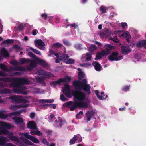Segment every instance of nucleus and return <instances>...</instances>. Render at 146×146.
Instances as JSON below:
<instances>
[{
  "instance_id": "47",
  "label": "nucleus",
  "mask_w": 146,
  "mask_h": 146,
  "mask_svg": "<svg viewBox=\"0 0 146 146\" xmlns=\"http://www.w3.org/2000/svg\"><path fill=\"white\" fill-rule=\"evenodd\" d=\"M91 55L90 53H87L86 54V61H90L91 59Z\"/></svg>"
},
{
  "instance_id": "37",
  "label": "nucleus",
  "mask_w": 146,
  "mask_h": 146,
  "mask_svg": "<svg viewBox=\"0 0 146 146\" xmlns=\"http://www.w3.org/2000/svg\"><path fill=\"white\" fill-rule=\"evenodd\" d=\"M0 68L5 71L9 72V69H8L6 66L4 64H0Z\"/></svg>"
},
{
  "instance_id": "56",
  "label": "nucleus",
  "mask_w": 146,
  "mask_h": 146,
  "mask_svg": "<svg viewBox=\"0 0 146 146\" xmlns=\"http://www.w3.org/2000/svg\"><path fill=\"white\" fill-rule=\"evenodd\" d=\"M8 74L7 73L2 71H0V76L5 77L7 76Z\"/></svg>"
},
{
  "instance_id": "1",
  "label": "nucleus",
  "mask_w": 146,
  "mask_h": 146,
  "mask_svg": "<svg viewBox=\"0 0 146 146\" xmlns=\"http://www.w3.org/2000/svg\"><path fill=\"white\" fill-rule=\"evenodd\" d=\"M73 85L75 87L79 90H75L72 92L74 98L78 100L83 101L85 99L86 94L80 90H83L84 91L87 92L89 95L91 93V86L89 84H87L86 79H84L82 81L74 80L73 82Z\"/></svg>"
},
{
  "instance_id": "33",
  "label": "nucleus",
  "mask_w": 146,
  "mask_h": 146,
  "mask_svg": "<svg viewBox=\"0 0 146 146\" xmlns=\"http://www.w3.org/2000/svg\"><path fill=\"white\" fill-rule=\"evenodd\" d=\"M1 126L7 129H10L11 127V126L10 124L6 122H1Z\"/></svg>"
},
{
  "instance_id": "32",
  "label": "nucleus",
  "mask_w": 146,
  "mask_h": 146,
  "mask_svg": "<svg viewBox=\"0 0 146 146\" xmlns=\"http://www.w3.org/2000/svg\"><path fill=\"white\" fill-rule=\"evenodd\" d=\"M78 70L79 71L78 75V79L79 80H81L82 78L84 77V75L83 73L81 71V70L80 68H78Z\"/></svg>"
},
{
  "instance_id": "10",
  "label": "nucleus",
  "mask_w": 146,
  "mask_h": 146,
  "mask_svg": "<svg viewBox=\"0 0 146 146\" xmlns=\"http://www.w3.org/2000/svg\"><path fill=\"white\" fill-rule=\"evenodd\" d=\"M109 54V51L108 50L107 51H105V50H103L98 53L96 55V57L97 59H100L102 56H107Z\"/></svg>"
},
{
  "instance_id": "28",
  "label": "nucleus",
  "mask_w": 146,
  "mask_h": 146,
  "mask_svg": "<svg viewBox=\"0 0 146 146\" xmlns=\"http://www.w3.org/2000/svg\"><path fill=\"white\" fill-rule=\"evenodd\" d=\"M2 55L4 57H9V54L5 48H3L1 50Z\"/></svg>"
},
{
  "instance_id": "25",
  "label": "nucleus",
  "mask_w": 146,
  "mask_h": 146,
  "mask_svg": "<svg viewBox=\"0 0 146 146\" xmlns=\"http://www.w3.org/2000/svg\"><path fill=\"white\" fill-rule=\"evenodd\" d=\"M104 48L106 49V50H105V51H107L108 50L109 51V54H110L111 52V50L113 49L114 48L113 46L109 44H107L105 45Z\"/></svg>"
},
{
  "instance_id": "41",
  "label": "nucleus",
  "mask_w": 146,
  "mask_h": 146,
  "mask_svg": "<svg viewBox=\"0 0 146 146\" xmlns=\"http://www.w3.org/2000/svg\"><path fill=\"white\" fill-rule=\"evenodd\" d=\"M61 84V82L60 81V78L58 80L52 81L50 82V84L51 86H54L55 85L57 84Z\"/></svg>"
},
{
  "instance_id": "35",
  "label": "nucleus",
  "mask_w": 146,
  "mask_h": 146,
  "mask_svg": "<svg viewBox=\"0 0 146 146\" xmlns=\"http://www.w3.org/2000/svg\"><path fill=\"white\" fill-rule=\"evenodd\" d=\"M99 35L101 37L103 38L105 36H108L109 34L108 31L104 32H100L99 33Z\"/></svg>"
},
{
  "instance_id": "29",
  "label": "nucleus",
  "mask_w": 146,
  "mask_h": 146,
  "mask_svg": "<svg viewBox=\"0 0 146 146\" xmlns=\"http://www.w3.org/2000/svg\"><path fill=\"white\" fill-rule=\"evenodd\" d=\"M95 93L98 98L99 100H104L106 99V98L108 97V96L107 95H106V97H105V98L104 97H102V96H101V95H100L99 94V92L98 90H95Z\"/></svg>"
},
{
  "instance_id": "31",
  "label": "nucleus",
  "mask_w": 146,
  "mask_h": 146,
  "mask_svg": "<svg viewBox=\"0 0 146 146\" xmlns=\"http://www.w3.org/2000/svg\"><path fill=\"white\" fill-rule=\"evenodd\" d=\"M11 92V90L9 89L5 88L0 90V94H10Z\"/></svg>"
},
{
  "instance_id": "21",
  "label": "nucleus",
  "mask_w": 146,
  "mask_h": 146,
  "mask_svg": "<svg viewBox=\"0 0 146 146\" xmlns=\"http://www.w3.org/2000/svg\"><path fill=\"white\" fill-rule=\"evenodd\" d=\"M7 139L4 137L0 136V145L3 146L5 145L7 141Z\"/></svg>"
},
{
  "instance_id": "27",
  "label": "nucleus",
  "mask_w": 146,
  "mask_h": 146,
  "mask_svg": "<svg viewBox=\"0 0 146 146\" xmlns=\"http://www.w3.org/2000/svg\"><path fill=\"white\" fill-rule=\"evenodd\" d=\"M43 73L41 74L42 75H44L45 76L46 78H49L50 77H54L55 76L53 74L51 73L47 72L46 71L43 72Z\"/></svg>"
},
{
  "instance_id": "18",
  "label": "nucleus",
  "mask_w": 146,
  "mask_h": 146,
  "mask_svg": "<svg viewBox=\"0 0 146 146\" xmlns=\"http://www.w3.org/2000/svg\"><path fill=\"white\" fill-rule=\"evenodd\" d=\"M36 60L38 64L42 66L45 67L48 65L47 62L42 59L38 58Z\"/></svg>"
},
{
  "instance_id": "24",
  "label": "nucleus",
  "mask_w": 146,
  "mask_h": 146,
  "mask_svg": "<svg viewBox=\"0 0 146 146\" xmlns=\"http://www.w3.org/2000/svg\"><path fill=\"white\" fill-rule=\"evenodd\" d=\"M30 133L33 135H37L39 136H42L43 135L42 133L38 130L31 131Z\"/></svg>"
},
{
  "instance_id": "4",
  "label": "nucleus",
  "mask_w": 146,
  "mask_h": 146,
  "mask_svg": "<svg viewBox=\"0 0 146 146\" xmlns=\"http://www.w3.org/2000/svg\"><path fill=\"white\" fill-rule=\"evenodd\" d=\"M108 59L111 61L120 60L123 58L122 56H119L118 53L113 52L111 55L108 56Z\"/></svg>"
},
{
  "instance_id": "23",
  "label": "nucleus",
  "mask_w": 146,
  "mask_h": 146,
  "mask_svg": "<svg viewBox=\"0 0 146 146\" xmlns=\"http://www.w3.org/2000/svg\"><path fill=\"white\" fill-rule=\"evenodd\" d=\"M57 125L59 127H61L62 126L66 123L64 120H62L61 118H59V121L58 122L57 120L55 121Z\"/></svg>"
},
{
  "instance_id": "2",
  "label": "nucleus",
  "mask_w": 146,
  "mask_h": 146,
  "mask_svg": "<svg viewBox=\"0 0 146 146\" xmlns=\"http://www.w3.org/2000/svg\"><path fill=\"white\" fill-rule=\"evenodd\" d=\"M64 107H68L70 111H73L75 110L78 107L87 108L88 104L86 102H74L72 101H68L64 104L63 105Z\"/></svg>"
},
{
  "instance_id": "39",
  "label": "nucleus",
  "mask_w": 146,
  "mask_h": 146,
  "mask_svg": "<svg viewBox=\"0 0 146 146\" xmlns=\"http://www.w3.org/2000/svg\"><path fill=\"white\" fill-rule=\"evenodd\" d=\"M22 112L21 111V110H19L16 112H13L9 114V116L11 117L13 115L14 116H16L17 115V114H19L21 113Z\"/></svg>"
},
{
  "instance_id": "57",
  "label": "nucleus",
  "mask_w": 146,
  "mask_h": 146,
  "mask_svg": "<svg viewBox=\"0 0 146 146\" xmlns=\"http://www.w3.org/2000/svg\"><path fill=\"white\" fill-rule=\"evenodd\" d=\"M4 42L5 43L7 44H10L13 42V41L12 40L10 39H8L5 40L4 41Z\"/></svg>"
},
{
  "instance_id": "38",
  "label": "nucleus",
  "mask_w": 146,
  "mask_h": 146,
  "mask_svg": "<svg viewBox=\"0 0 146 146\" xmlns=\"http://www.w3.org/2000/svg\"><path fill=\"white\" fill-rule=\"evenodd\" d=\"M36 80L38 83H40L42 85H45V83L44 82V79L43 78L38 77L36 78Z\"/></svg>"
},
{
  "instance_id": "6",
  "label": "nucleus",
  "mask_w": 146,
  "mask_h": 146,
  "mask_svg": "<svg viewBox=\"0 0 146 146\" xmlns=\"http://www.w3.org/2000/svg\"><path fill=\"white\" fill-rule=\"evenodd\" d=\"M23 135L34 143H37L40 142L39 140L35 136L29 135V133H25L23 134Z\"/></svg>"
},
{
  "instance_id": "60",
  "label": "nucleus",
  "mask_w": 146,
  "mask_h": 146,
  "mask_svg": "<svg viewBox=\"0 0 146 146\" xmlns=\"http://www.w3.org/2000/svg\"><path fill=\"white\" fill-rule=\"evenodd\" d=\"M29 105L28 104L25 103L22 104L20 105H19V108L21 107H26L28 106Z\"/></svg>"
},
{
  "instance_id": "52",
  "label": "nucleus",
  "mask_w": 146,
  "mask_h": 146,
  "mask_svg": "<svg viewBox=\"0 0 146 146\" xmlns=\"http://www.w3.org/2000/svg\"><path fill=\"white\" fill-rule=\"evenodd\" d=\"M60 98L62 101H65L68 100V99L65 97L64 95L62 94L60 95Z\"/></svg>"
},
{
  "instance_id": "64",
  "label": "nucleus",
  "mask_w": 146,
  "mask_h": 146,
  "mask_svg": "<svg viewBox=\"0 0 146 146\" xmlns=\"http://www.w3.org/2000/svg\"><path fill=\"white\" fill-rule=\"evenodd\" d=\"M36 65V64L34 61H31L30 63V65L32 67H35Z\"/></svg>"
},
{
  "instance_id": "54",
  "label": "nucleus",
  "mask_w": 146,
  "mask_h": 146,
  "mask_svg": "<svg viewBox=\"0 0 146 146\" xmlns=\"http://www.w3.org/2000/svg\"><path fill=\"white\" fill-rule=\"evenodd\" d=\"M100 10L102 11V13H105L106 11V8L104 6L100 7Z\"/></svg>"
},
{
  "instance_id": "51",
  "label": "nucleus",
  "mask_w": 146,
  "mask_h": 146,
  "mask_svg": "<svg viewBox=\"0 0 146 146\" xmlns=\"http://www.w3.org/2000/svg\"><path fill=\"white\" fill-rule=\"evenodd\" d=\"M130 86H126L123 87L122 88V90L123 91L127 92L129 89Z\"/></svg>"
},
{
  "instance_id": "13",
  "label": "nucleus",
  "mask_w": 146,
  "mask_h": 146,
  "mask_svg": "<svg viewBox=\"0 0 146 146\" xmlns=\"http://www.w3.org/2000/svg\"><path fill=\"white\" fill-rule=\"evenodd\" d=\"M11 99L15 103H21L22 98L21 96L13 95L10 97Z\"/></svg>"
},
{
  "instance_id": "58",
  "label": "nucleus",
  "mask_w": 146,
  "mask_h": 146,
  "mask_svg": "<svg viewBox=\"0 0 146 146\" xmlns=\"http://www.w3.org/2000/svg\"><path fill=\"white\" fill-rule=\"evenodd\" d=\"M23 24H20L18 27V29L19 31H22L23 29Z\"/></svg>"
},
{
  "instance_id": "59",
  "label": "nucleus",
  "mask_w": 146,
  "mask_h": 146,
  "mask_svg": "<svg viewBox=\"0 0 146 146\" xmlns=\"http://www.w3.org/2000/svg\"><path fill=\"white\" fill-rule=\"evenodd\" d=\"M74 47L77 50H81L82 49L81 46L79 44H76L74 46Z\"/></svg>"
},
{
  "instance_id": "3",
  "label": "nucleus",
  "mask_w": 146,
  "mask_h": 146,
  "mask_svg": "<svg viewBox=\"0 0 146 146\" xmlns=\"http://www.w3.org/2000/svg\"><path fill=\"white\" fill-rule=\"evenodd\" d=\"M30 84V81L27 79L23 78H16V82H12L10 84V86L14 88H21L23 90H25L27 88L25 87H22V85H28Z\"/></svg>"
},
{
  "instance_id": "14",
  "label": "nucleus",
  "mask_w": 146,
  "mask_h": 146,
  "mask_svg": "<svg viewBox=\"0 0 146 146\" xmlns=\"http://www.w3.org/2000/svg\"><path fill=\"white\" fill-rule=\"evenodd\" d=\"M95 112L92 111H88L86 113L87 122L90 121L91 118L95 115Z\"/></svg>"
},
{
  "instance_id": "46",
  "label": "nucleus",
  "mask_w": 146,
  "mask_h": 146,
  "mask_svg": "<svg viewBox=\"0 0 146 146\" xmlns=\"http://www.w3.org/2000/svg\"><path fill=\"white\" fill-rule=\"evenodd\" d=\"M19 108V105H15L12 106L10 107L9 109L12 110H15Z\"/></svg>"
},
{
  "instance_id": "34",
  "label": "nucleus",
  "mask_w": 146,
  "mask_h": 146,
  "mask_svg": "<svg viewBox=\"0 0 146 146\" xmlns=\"http://www.w3.org/2000/svg\"><path fill=\"white\" fill-rule=\"evenodd\" d=\"M14 92L17 93H20L22 92V93L25 95H26L28 94V92L26 91H22L19 89L18 88L15 89H14Z\"/></svg>"
},
{
  "instance_id": "9",
  "label": "nucleus",
  "mask_w": 146,
  "mask_h": 146,
  "mask_svg": "<svg viewBox=\"0 0 146 146\" xmlns=\"http://www.w3.org/2000/svg\"><path fill=\"white\" fill-rule=\"evenodd\" d=\"M16 78L12 77H7L6 78H0V81H2L5 82H16Z\"/></svg>"
},
{
  "instance_id": "48",
  "label": "nucleus",
  "mask_w": 146,
  "mask_h": 146,
  "mask_svg": "<svg viewBox=\"0 0 146 146\" xmlns=\"http://www.w3.org/2000/svg\"><path fill=\"white\" fill-rule=\"evenodd\" d=\"M28 55L30 57L34 58L36 60L37 59V58H38L36 55H35L31 52H29Z\"/></svg>"
},
{
  "instance_id": "49",
  "label": "nucleus",
  "mask_w": 146,
  "mask_h": 146,
  "mask_svg": "<svg viewBox=\"0 0 146 146\" xmlns=\"http://www.w3.org/2000/svg\"><path fill=\"white\" fill-rule=\"evenodd\" d=\"M30 60L29 59H26L25 58H23L21 59L20 62L21 64H23L25 63L29 62Z\"/></svg>"
},
{
  "instance_id": "30",
  "label": "nucleus",
  "mask_w": 146,
  "mask_h": 146,
  "mask_svg": "<svg viewBox=\"0 0 146 146\" xmlns=\"http://www.w3.org/2000/svg\"><path fill=\"white\" fill-rule=\"evenodd\" d=\"M11 132L8 130L1 128L0 129V135H9Z\"/></svg>"
},
{
  "instance_id": "11",
  "label": "nucleus",
  "mask_w": 146,
  "mask_h": 146,
  "mask_svg": "<svg viewBox=\"0 0 146 146\" xmlns=\"http://www.w3.org/2000/svg\"><path fill=\"white\" fill-rule=\"evenodd\" d=\"M27 128L31 129H36L37 127L34 121H29L28 122L27 125Z\"/></svg>"
},
{
  "instance_id": "50",
  "label": "nucleus",
  "mask_w": 146,
  "mask_h": 146,
  "mask_svg": "<svg viewBox=\"0 0 146 146\" xmlns=\"http://www.w3.org/2000/svg\"><path fill=\"white\" fill-rule=\"evenodd\" d=\"M9 116V114L8 115L4 114L2 113H0V118L5 119Z\"/></svg>"
},
{
  "instance_id": "5",
  "label": "nucleus",
  "mask_w": 146,
  "mask_h": 146,
  "mask_svg": "<svg viewBox=\"0 0 146 146\" xmlns=\"http://www.w3.org/2000/svg\"><path fill=\"white\" fill-rule=\"evenodd\" d=\"M22 141L18 140V142H17L16 144H17L19 146H25V144L30 146H33L34 144L31 141L25 138H22Z\"/></svg>"
},
{
  "instance_id": "61",
  "label": "nucleus",
  "mask_w": 146,
  "mask_h": 146,
  "mask_svg": "<svg viewBox=\"0 0 146 146\" xmlns=\"http://www.w3.org/2000/svg\"><path fill=\"white\" fill-rule=\"evenodd\" d=\"M38 31L36 29H33L32 31V34L33 35H36Z\"/></svg>"
},
{
  "instance_id": "44",
  "label": "nucleus",
  "mask_w": 146,
  "mask_h": 146,
  "mask_svg": "<svg viewBox=\"0 0 146 146\" xmlns=\"http://www.w3.org/2000/svg\"><path fill=\"white\" fill-rule=\"evenodd\" d=\"M29 48L32 51L35 53L36 54L39 55H41V53L39 51L36 49H34L32 47H30Z\"/></svg>"
},
{
  "instance_id": "17",
  "label": "nucleus",
  "mask_w": 146,
  "mask_h": 146,
  "mask_svg": "<svg viewBox=\"0 0 146 146\" xmlns=\"http://www.w3.org/2000/svg\"><path fill=\"white\" fill-rule=\"evenodd\" d=\"M13 133L11 132L8 136V137L10 140L14 141L16 143L18 142L19 138L16 136H13Z\"/></svg>"
},
{
  "instance_id": "45",
  "label": "nucleus",
  "mask_w": 146,
  "mask_h": 146,
  "mask_svg": "<svg viewBox=\"0 0 146 146\" xmlns=\"http://www.w3.org/2000/svg\"><path fill=\"white\" fill-rule=\"evenodd\" d=\"M75 60L71 59V58H69L68 59L66 63L67 64H73L75 62Z\"/></svg>"
},
{
  "instance_id": "40",
  "label": "nucleus",
  "mask_w": 146,
  "mask_h": 146,
  "mask_svg": "<svg viewBox=\"0 0 146 146\" xmlns=\"http://www.w3.org/2000/svg\"><path fill=\"white\" fill-rule=\"evenodd\" d=\"M96 48V46L95 44H92L89 48L88 50L90 52H93Z\"/></svg>"
},
{
  "instance_id": "55",
  "label": "nucleus",
  "mask_w": 146,
  "mask_h": 146,
  "mask_svg": "<svg viewBox=\"0 0 146 146\" xmlns=\"http://www.w3.org/2000/svg\"><path fill=\"white\" fill-rule=\"evenodd\" d=\"M10 63L12 65L15 66H17L18 64V62L15 60H12Z\"/></svg>"
},
{
  "instance_id": "63",
  "label": "nucleus",
  "mask_w": 146,
  "mask_h": 146,
  "mask_svg": "<svg viewBox=\"0 0 146 146\" xmlns=\"http://www.w3.org/2000/svg\"><path fill=\"white\" fill-rule=\"evenodd\" d=\"M63 43L65 45L67 46H69L70 44V43L67 40H63Z\"/></svg>"
},
{
  "instance_id": "43",
  "label": "nucleus",
  "mask_w": 146,
  "mask_h": 146,
  "mask_svg": "<svg viewBox=\"0 0 146 146\" xmlns=\"http://www.w3.org/2000/svg\"><path fill=\"white\" fill-rule=\"evenodd\" d=\"M41 143L47 146H49V143L45 138L44 137L42 139Z\"/></svg>"
},
{
  "instance_id": "53",
  "label": "nucleus",
  "mask_w": 146,
  "mask_h": 146,
  "mask_svg": "<svg viewBox=\"0 0 146 146\" xmlns=\"http://www.w3.org/2000/svg\"><path fill=\"white\" fill-rule=\"evenodd\" d=\"M44 131L45 133L48 135H51L52 131L48 129H44Z\"/></svg>"
},
{
  "instance_id": "15",
  "label": "nucleus",
  "mask_w": 146,
  "mask_h": 146,
  "mask_svg": "<svg viewBox=\"0 0 146 146\" xmlns=\"http://www.w3.org/2000/svg\"><path fill=\"white\" fill-rule=\"evenodd\" d=\"M92 64L96 70L98 71H100L101 70L102 67L101 65L98 62L96 61L93 62Z\"/></svg>"
},
{
  "instance_id": "8",
  "label": "nucleus",
  "mask_w": 146,
  "mask_h": 146,
  "mask_svg": "<svg viewBox=\"0 0 146 146\" xmlns=\"http://www.w3.org/2000/svg\"><path fill=\"white\" fill-rule=\"evenodd\" d=\"M35 44L36 46L40 49H41L45 46L44 43L41 39L35 40Z\"/></svg>"
},
{
  "instance_id": "22",
  "label": "nucleus",
  "mask_w": 146,
  "mask_h": 146,
  "mask_svg": "<svg viewBox=\"0 0 146 146\" xmlns=\"http://www.w3.org/2000/svg\"><path fill=\"white\" fill-rule=\"evenodd\" d=\"M69 58V56L66 54H63L60 57L59 60L62 61L66 63L68 59Z\"/></svg>"
},
{
  "instance_id": "36",
  "label": "nucleus",
  "mask_w": 146,
  "mask_h": 146,
  "mask_svg": "<svg viewBox=\"0 0 146 146\" xmlns=\"http://www.w3.org/2000/svg\"><path fill=\"white\" fill-rule=\"evenodd\" d=\"M78 139V136L77 135H74L73 137L70 140L69 142L70 144V145L74 144Z\"/></svg>"
},
{
  "instance_id": "20",
  "label": "nucleus",
  "mask_w": 146,
  "mask_h": 146,
  "mask_svg": "<svg viewBox=\"0 0 146 146\" xmlns=\"http://www.w3.org/2000/svg\"><path fill=\"white\" fill-rule=\"evenodd\" d=\"M121 50L123 54H126L131 51V50L129 48L124 46H121Z\"/></svg>"
},
{
  "instance_id": "12",
  "label": "nucleus",
  "mask_w": 146,
  "mask_h": 146,
  "mask_svg": "<svg viewBox=\"0 0 146 146\" xmlns=\"http://www.w3.org/2000/svg\"><path fill=\"white\" fill-rule=\"evenodd\" d=\"M25 70V69L24 68L21 66L10 67V69H9V72L13 71H24Z\"/></svg>"
},
{
  "instance_id": "16",
  "label": "nucleus",
  "mask_w": 146,
  "mask_h": 146,
  "mask_svg": "<svg viewBox=\"0 0 146 146\" xmlns=\"http://www.w3.org/2000/svg\"><path fill=\"white\" fill-rule=\"evenodd\" d=\"M12 119L16 122V124L18 125L22 124L24 121L23 119L19 117H13Z\"/></svg>"
},
{
  "instance_id": "19",
  "label": "nucleus",
  "mask_w": 146,
  "mask_h": 146,
  "mask_svg": "<svg viewBox=\"0 0 146 146\" xmlns=\"http://www.w3.org/2000/svg\"><path fill=\"white\" fill-rule=\"evenodd\" d=\"M71 78L68 76H67L62 78H60V81L61 83L65 82L66 84H68L71 81Z\"/></svg>"
},
{
  "instance_id": "42",
  "label": "nucleus",
  "mask_w": 146,
  "mask_h": 146,
  "mask_svg": "<svg viewBox=\"0 0 146 146\" xmlns=\"http://www.w3.org/2000/svg\"><path fill=\"white\" fill-rule=\"evenodd\" d=\"M53 46L56 48L61 47L62 48H65L64 47L61 43L58 42L55 43L53 44Z\"/></svg>"
},
{
  "instance_id": "26",
  "label": "nucleus",
  "mask_w": 146,
  "mask_h": 146,
  "mask_svg": "<svg viewBox=\"0 0 146 146\" xmlns=\"http://www.w3.org/2000/svg\"><path fill=\"white\" fill-rule=\"evenodd\" d=\"M137 46L138 47H141L146 46V40L139 41L136 44Z\"/></svg>"
},
{
  "instance_id": "7",
  "label": "nucleus",
  "mask_w": 146,
  "mask_h": 146,
  "mask_svg": "<svg viewBox=\"0 0 146 146\" xmlns=\"http://www.w3.org/2000/svg\"><path fill=\"white\" fill-rule=\"evenodd\" d=\"M70 91V86L68 84H66L64 85V88L63 89V93L65 96L68 97H70V95L69 92Z\"/></svg>"
},
{
  "instance_id": "62",
  "label": "nucleus",
  "mask_w": 146,
  "mask_h": 146,
  "mask_svg": "<svg viewBox=\"0 0 146 146\" xmlns=\"http://www.w3.org/2000/svg\"><path fill=\"white\" fill-rule=\"evenodd\" d=\"M41 17L42 18L45 20H46L47 17V15L46 14H42L41 15Z\"/></svg>"
}]
</instances>
